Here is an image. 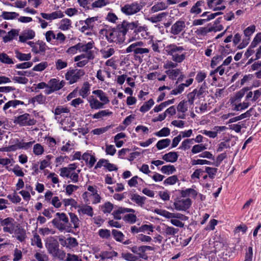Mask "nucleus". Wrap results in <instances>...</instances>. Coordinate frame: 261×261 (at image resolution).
<instances>
[{
	"instance_id": "obj_1",
	"label": "nucleus",
	"mask_w": 261,
	"mask_h": 261,
	"mask_svg": "<svg viewBox=\"0 0 261 261\" xmlns=\"http://www.w3.org/2000/svg\"><path fill=\"white\" fill-rule=\"evenodd\" d=\"M131 26L127 24L126 21H123L116 28L101 30V33L105 35L108 42L120 44L124 41L125 36L128 32V28H130Z\"/></svg>"
},
{
	"instance_id": "obj_2",
	"label": "nucleus",
	"mask_w": 261,
	"mask_h": 261,
	"mask_svg": "<svg viewBox=\"0 0 261 261\" xmlns=\"http://www.w3.org/2000/svg\"><path fill=\"white\" fill-rule=\"evenodd\" d=\"M155 212L159 215L170 219V223L174 226L180 228L184 227V223L188 220V217L179 213H171L166 210H155Z\"/></svg>"
},
{
	"instance_id": "obj_3",
	"label": "nucleus",
	"mask_w": 261,
	"mask_h": 261,
	"mask_svg": "<svg viewBox=\"0 0 261 261\" xmlns=\"http://www.w3.org/2000/svg\"><path fill=\"white\" fill-rule=\"evenodd\" d=\"M127 24L132 25L130 28H128V32L133 31L131 36L129 37L128 40V42H131L142 38L147 39L149 36L148 28L146 25L141 26L137 24L134 22H128L127 21Z\"/></svg>"
},
{
	"instance_id": "obj_4",
	"label": "nucleus",
	"mask_w": 261,
	"mask_h": 261,
	"mask_svg": "<svg viewBox=\"0 0 261 261\" xmlns=\"http://www.w3.org/2000/svg\"><path fill=\"white\" fill-rule=\"evenodd\" d=\"M165 50L168 55L172 57V60L176 63H181L186 59V53L182 46L172 43L166 46Z\"/></svg>"
},
{
	"instance_id": "obj_5",
	"label": "nucleus",
	"mask_w": 261,
	"mask_h": 261,
	"mask_svg": "<svg viewBox=\"0 0 261 261\" xmlns=\"http://www.w3.org/2000/svg\"><path fill=\"white\" fill-rule=\"evenodd\" d=\"M145 44L142 41H138L130 44L125 49L126 53H133L134 57L141 59L144 56L147 55L150 52V49L144 47Z\"/></svg>"
},
{
	"instance_id": "obj_6",
	"label": "nucleus",
	"mask_w": 261,
	"mask_h": 261,
	"mask_svg": "<svg viewBox=\"0 0 261 261\" xmlns=\"http://www.w3.org/2000/svg\"><path fill=\"white\" fill-rule=\"evenodd\" d=\"M261 96V89L255 90L253 93L250 90L246 92L245 100L238 105H235L233 110L237 111H242L247 109L251 102H255Z\"/></svg>"
},
{
	"instance_id": "obj_7",
	"label": "nucleus",
	"mask_w": 261,
	"mask_h": 261,
	"mask_svg": "<svg viewBox=\"0 0 261 261\" xmlns=\"http://www.w3.org/2000/svg\"><path fill=\"white\" fill-rule=\"evenodd\" d=\"M78 167L77 163H72L68 165L66 167H63L60 169V176L64 178H70L73 183L79 181V173L80 170H76Z\"/></svg>"
},
{
	"instance_id": "obj_8",
	"label": "nucleus",
	"mask_w": 261,
	"mask_h": 261,
	"mask_svg": "<svg viewBox=\"0 0 261 261\" xmlns=\"http://www.w3.org/2000/svg\"><path fill=\"white\" fill-rule=\"evenodd\" d=\"M85 74L83 69H71L65 74V79L70 84H73L77 82Z\"/></svg>"
},
{
	"instance_id": "obj_9",
	"label": "nucleus",
	"mask_w": 261,
	"mask_h": 261,
	"mask_svg": "<svg viewBox=\"0 0 261 261\" xmlns=\"http://www.w3.org/2000/svg\"><path fill=\"white\" fill-rule=\"evenodd\" d=\"M142 8L143 6L141 4L135 2L125 4L121 8V11L126 15H132L139 12Z\"/></svg>"
},
{
	"instance_id": "obj_10",
	"label": "nucleus",
	"mask_w": 261,
	"mask_h": 261,
	"mask_svg": "<svg viewBox=\"0 0 261 261\" xmlns=\"http://www.w3.org/2000/svg\"><path fill=\"white\" fill-rule=\"evenodd\" d=\"M97 20V17H93L86 19L85 20L80 21V23L82 27L80 29L81 32L85 33L87 35H91L92 34V30H93L95 22Z\"/></svg>"
},
{
	"instance_id": "obj_11",
	"label": "nucleus",
	"mask_w": 261,
	"mask_h": 261,
	"mask_svg": "<svg viewBox=\"0 0 261 261\" xmlns=\"http://www.w3.org/2000/svg\"><path fill=\"white\" fill-rule=\"evenodd\" d=\"M14 123L20 126H31L36 124V120L29 114L24 113L16 117Z\"/></svg>"
},
{
	"instance_id": "obj_12",
	"label": "nucleus",
	"mask_w": 261,
	"mask_h": 261,
	"mask_svg": "<svg viewBox=\"0 0 261 261\" xmlns=\"http://www.w3.org/2000/svg\"><path fill=\"white\" fill-rule=\"evenodd\" d=\"M1 225L3 227V231L13 234V229L16 226L15 220L11 217H8L5 219L0 218Z\"/></svg>"
},
{
	"instance_id": "obj_13",
	"label": "nucleus",
	"mask_w": 261,
	"mask_h": 261,
	"mask_svg": "<svg viewBox=\"0 0 261 261\" xmlns=\"http://www.w3.org/2000/svg\"><path fill=\"white\" fill-rule=\"evenodd\" d=\"M94 58V54L91 53L88 54H82L76 56L74 58V61L76 62V66L79 67L85 66L89 60Z\"/></svg>"
},
{
	"instance_id": "obj_14",
	"label": "nucleus",
	"mask_w": 261,
	"mask_h": 261,
	"mask_svg": "<svg viewBox=\"0 0 261 261\" xmlns=\"http://www.w3.org/2000/svg\"><path fill=\"white\" fill-rule=\"evenodd\" d=\"M191 204L192 201L189 198L177 199L173 203L175 209L178 211H186Z\"/></svg>"
},
{
	"instance_id": "obj_15",
	"label": "nucleus",
	"mask_w": 261,
	"mask_h": 261,
	"mask_svg": "<svg viewBox=\"0 0 261 261\" xmlns=\"http://www.w3.org/2000/svg\"><path fill=\"white\" fill-rule=\"evenodd\" d=\"M45 245L48 252L54 256H57L60 254L59 245L56 240L53 239H48Z\"/></svg>"
},
{
	"instance_id": "obj_16",
	"label": "nucleus",
	"mask_w": 261,
	"mask_h": 261,
	"mask_svg": "<svg viewBox=\"0 0 261 261\" xmlns=\"http://www.w3.org/2000/svg\"><path fill=\"white\" fill-rule=\"evenodd\" d=\"M19 105L28 106V105L25 104L22 101L16 99L11 100L4 105L3 110L6 114H11L12 113V109H16Z\"/></svg>"
},
{
	"instance_id": "obj_17",
	"label": "nucleus",
	"mask_w": 261,
	"mask_h": 261,
	"mask_svg": "<svg viewBox=\"0 0 261 261\" xmlns=\"http://www.w3.org/2000/svg\"><path fill=\"white\" fill-rule=\"evenodd\" d=\"M227 129L225 126H215L213 130H201L200 132L211 138H215L218 133L225 131Z\"/></svg>"
},
{
	"instance_id": "obj_18",
	"label": "nucleus",
	"mask_w": 261,
	"mask_h": 261,
	"mask_svg": "<svg viewBox=\"0 0 261 261\" xmlns=\"http://www.w3.org/2000/svg\"><path fill=\"white\" fill-rule=\"evenodd\" d=\"M13 231V233L14 234L13 237H15L20 242H25L27 235L26 231L23 228L20 227L19 224H16Z\"/></svg>"
},
{
	"instance_id": "obj_19",
	"label": "nucleus",
	"mask_w": 261,
	"mask_h": 261,
	"mask_svg": "<svg viewBox=\"0 0 261 261\" xmlns=\"http://www.w3.org/2000/svg\"><path fill=\"white\" fill-rule=\"evenodd\" d=\"M87 190L89 191L91 195L92 198L91 202L93 204H96L100 202L101 197L98 193L96 187L89 186L87 188Z\"/></svg>"
},
{
	"instance_id": "obj_20",
	"label": "nucleus",
	"mask_w": 261,
	"mask_h": 261,
	"mask_svg": "<svg viewBox=\"0 0 261 261\" xmlns=\"http://www.w3.org/2000/svg\"><path fill=\"white\" fill-rule=\"evenodd\" d=\"M135 211L133 208H126L123 207H119L118 209L114 210L112 213V215L114 217V218L115 220H119L122 219L121 216V214L127 213H134Z\"/></svg>"
},
{
	"instance_id": "obj_21",
	"label": "nucleus",
	"mask_w": 261,
	"mask_h": 261,
	"mask_svg": "<svg viewBox=\"0 0 261 261\" xmlns=\"http://www.w3.org/2000/svg\"><path fill=\"white\" fill-rule=\"evenodd\" d=\"M40 15L43 19L50 21L57 18H62L64 16L63 12L61 11H57L51 13H41Z\"/></svg>"
},
{
	"instance_id": "obj_22",
	"label": "nucleus",
	"mask_w": 261,
	"mask_h": 261,
	"mask_svg": "<svg viewBox=\"0 0 261 261\" xmlns=\"http://www.w3.org/2000/svg\"><path fill=\"white\" fill-rule=\"evenodd\" d=\"M77 212L80 215H86L90 217H92L94 215L92 207L88 204H83L79 206Z\"/></svg>"
},
{
	"instance_id": "obj_23",
	"label": "nucleus",
	"mask_w": 261,
	"mask_h": 261,
	"mask_svg": "<svg viewBox=\"0 0 261 261\" xmlns=\"http://www.w3.org/2000/svg\"><path fill=\"white\" fill-rule=\"evenodd\" d=\"M82 159L85 161L86 165L89 168L93 167L96 162L94 153L92 154L88 152H85L82 155Z\"/></svg>"
},
{
	"instance_id": "obj_24",
	"label": "nucleus",
	"mask_w": 261,
	"mask_h": 261,
	"mask_svg": "<svg viewBox=\"0 0 261 261\" xmlns=\"http://www.w3.org/2000/svg\"><path fill=\"white\" fill-rule=\"evenodd\" d=\"M47 48L46 43L42 41H38L35 43V45L33 48L32 49V51L36 54H44Z\"/></svg>"
},
{
	"instance_id": "obj_25",
	"label": "nucleus",
	"mask_w": 261,
	"mask_h": 261,
	"mask_svg": "<svg viewBox=\"0 0 261 261\" xmlns=\"http://www.w3.org/2000/svg\"><path fill=\"white\" fill-rule=\"evenodd\" d=\"M185 27V23L184 21H177L171 27V33L174 35H178L184 29Z\"/></svg>"
},
{
	"instance_id": "obj_26",
	"label": "nucleus",
	"mask_w": 261,
	"mask_h": 261,
	"mask_svg": "<svg viewBox=\"0 0 261 261\" xmlns=\"http://www.w3.org/2000/svg\"><path fill=\"white\" fill-rule=\"evenodd\" d=\"M88 101L91 109L98 110L104 108V106L102 102L95 98L93 96H90L89 97Z\"/></svg>"
},
{
	"instance_id": "obj_27",
	"label": "nucleus",
	"mask_w": 261,
	"mask_h": 261,
	"mask_svg": "<svg viewBox=\"0 0 261 261\" xmlns=\"http://www.w3.org/2000/svg\"><path fill=\"white\" fill-rule=\"evenodd\" d=\"M65 84L64 81H60L57 79H51L48 82V85L53 89V91H58L62 89Z\"/></svg>"
},
{
	"instance_id": "obj_28",
	"label": "nucleus",
	"mask_w": 261,
	"mask_h": 261,
	"mask_svg": "<svg viewBox=\"0 0 261 261\" xmlns=\"http://www.w3.org/2000/svg\"><path fill=\"white\" fill-rule=\"evenodd\" d=\"M94 42L93 41H90L87 43H79L80 47V52L85 53L84 54H88L91 53L94 54V52L91 49L94 47Z\"/></svg>"
},
{
	"instance_id": "obj_29",
	"label": "nucleus",
	"mask_w": 261,
	"mask_h": 261,
	"mask_svg": "<svg viewBox=\"0 0 261 261\" xmlns=\"http://www.w3.org/2000/svg\"><path fill=\"white\" fill-rule=\"evenodd\" d=\"M35 36V32L31 29L25 30L21 35L19 36V41L21 42H25L28 40L34 38Z\"/></svg>"
},
{
	"instance_id": "obj_30",
	"label": "nucleus",
	"mask_w": 261,
	"mask_h": 261,
	"mask_svg": "<svg viewBox=\"0 0 261 261\" xmlns=\"http://www.w3.org/2000/svg\"><path fill=\"white\" fill-rule=\"evenodd\" d=\"M92 93L96 95L99 98L100 101L102 102L103 106L109 103L110 100L107 96V94L102 90H94L93 91Z\"/></svg>"
},
{
	"instance_id": "obj_31",
	"label": "nucleus",
	"mask_w": 261,
	"mask_h": 261,
	"mask_svg": "<svg viewBox=\"0 0 261 261\" xmlns=\"http://www.w3.org/2000/svg\"><path fill=\"white\" fill-rule=\"evenodd\" d=\"M178 157L177 152L171 151L164 154L162 159L167 162L174 163L177 160Z\"/></svg>"
},
{
	"instance_id": "obj_32",
	"label": "nucleus",
	"mask_w": 261,
	"mask_h": 261,
	"mask_svg": "<svg viewBox=\"0 0 261 261\" xmlns=\"http://www.w3.org/2000/svg\"><path fill=\"white\" fill-rule=\"evenodd\" d=\"M113 114V112L109 110H103L98 111L92 116L93 119H101L105 117H109Z\"/></svg>"
},
{
	"instance_id": "obj_33",
	"label": "nucleus",
	"mask_w": 261,
	"mask_h": 261,
	"mask_svg": "<svg viewBox=\"0 0 261 261\" xmlns=\"http://www.w3.org/2000/svg\"><path fill=\"white\" fill-rule=\"evenodd\" d=\"M181 196L184 198L191 197L195 198L198 194L197 192L192 188L183 190L180 192Z\"/></svg>"
},
{
	"instance_id": "obj_34",
	"label": "nucleus",
	"mask_w": 261,
	"mask_h": 261,
	"mask_svg": "<svg viewBox=\"0 0 261 261\" xmlns=\"http://www.w3.org/2000/svg\"><path fill=\"white\" fill-rule=\"evenodd\" d=\"M71 23V20L68 18H64L60 21L59 29L63 31L69 30L72 27Z\"/></svg>"
},
{
	"instance_id": "obj_35",
	"label": "nucleus",
	"mask_w": 261,
	"mask_h": 261,
	"mask_svg": "<svg viewBox=\"0 0 261 261\" xmlns=\"http://www.w3.org/2000/svg\"><path fill=\"white\" fill-rule=\"evenodd\" d=\"M69 112V110L68 108L62 106L57 107L54 111L55 119L58 121L60 120L62 114L68 113Z\"/></svg>"
},
{
	"instance_id": "obj_36",
	"label": "nucleus",
	"mask_w": 261,
	"mask_h": 261,
	"mask_svg": "<svg viewBox=\"0 0 261 261\" xmlns=\"http://www.w3.org/2000/svg\"><path fill=\"white\" fill-rule=\"evenodd\" d=\"M51 223L55 227L60 231L67 230L69 228L68 224H64V222L60 221V220H57V218H54L51 221Z\"/></svg>"
},
{
	"instance_id": "obj_37",
	"label": "nucleus",
	"mask_w": 261,
	"mask_h": 261,
	"mask_svg": "<svg viewBox=\"0 0 261 261\" xmlns=\"http://www.w3.org/2000/svg\"><path fill=\"white\" fill-rule=\"evenodd\" d=\"M130 199L137 205L142 206L145 203L146 198L144 196H141L139 195L134 194L131 196Z\"/></svg>"
},
{
	"instance_id": "obj_38",
	"label": "nucleus",
	"mask_w": 261,
	"mask_h": 261,
	"mask_svg": "<svg viewBox=\"0 0 261 261\" xmlns=\"http://www.w3.org/2000/svg\"><path fill=\"white\" fill-rule=\"evenodd\" d=\"M180 69L175 68L174 69H169L166 71V73L168 77L171 80H175L180 74Z\"/></svg>"
},
{
	"instance_id": "obj_39",
	"label": "nucleus",
	"mask_w": 261,
	"mask_h": 261,
	"mask_svg": "<svg viewBox=\"0 0 261 261\" xmlns=\"http://www.w3.org/2000/svg\"><path fill=\"white\" fill-rule=\"evenodd\" d=\"M118 255L117 252L113 250L102 251V261H107L112 259L114 257Z\"/></svg>"
},
{
	"instance_id": "obj_40",
	"label": "nucleus",
	"mask_w": 261,
	"mask_h": 261,
	"mask_svg": "<svg viewBox=\"0 0 261 261\" xmlns=\"http://www.w3.org/2000/svg\"><path fill=\"white\" fill-rule=\"evenodd\" d=\"M168 8V5L164 2H159L156 3L151 8L152 13H155L160 11L164 10Z\"/></svg>"
},
{
	"instance_id": "obj_41",
	"label": "nucleus",
	"mask_w": 261,
	"mask_h": 261,
	"mask_svg": "<svg viewBox=\"0 0 261 261\" xmlns=\"http://www.w3.org/2000/svg\"><path fill=\"white\" fill-rule=\"evenodd\" d=\"M171 143L170 139L166 138L159 140L156 144V147L158 150H162L167 148Z\"/></svg>"
},
{
	"instance_id": "obj_42",
	"label": "nucleus",
	"mask_w": 261,
	"mask_h": 261,
	"mask_svg": "<svg viewBox=\"0 0 261 261\" xmlns=\"http://www.w3.org/2000/svg\"><path fill=\"white\" fill-rule=\"evenodd\" d=\"M126 137V134L124 133H119L117 134L116 136H115L114 138V141L115 143L116 146L120 148L123 146L124 144V142L123 141L120 140L121 139H123Z\"/></svg>"
},
{
	"instance_id": "obj_43",
	"label": "nucleus",
	"mask_w": 261,
	"mask_h": 261,
	"mask_svg": "<svg viewBox=\"0 0 261 261\" xmlns=\"http://www.w3.org/2000/svg\"><path fill=\"white\" fill-rule=\"evenodd\" d=\"M211 31L208 27H200L195 31V33L199 39H201Z\"/></svg>"
},
{
	"instance_id": "obj_44",
	"label": "nucleus",
	"mask_w": 261,
	"mask_h": 261,
	"mask_svg": "<svg viewBox=\"0 0 261 261\" xmlns=\"http://www.w3.org/2000/svg\"><path fill=\"white\" fill-rule=\"evenodd\" d=\"M90 85L88 82L84 83L82 88L79 91L80 95L83 98H86L90 93Z\"/></svg>"
},
{
	"instance_id": "obj_45",
	"label": "nucleus",
	"mask_w": 261,
	"mask_h": 261,
	"mask_svg": "<svg viewBox=\"0 0 261 261\" xmlns=\"http://www.w3.org/2000/svg\"><path fill=\"white\" fill-rule=\"evenodd\" d=\"M19 16V14L15 12L3 11L1 17L5 20H11L16 18Z\"/></svg>"
},
{
	"instance_id": "obj_46",
	"label": "nucleus",
	"mask_w": 261,
	"mask_h": 261,
	"mask_svg": "<svg viewBox=\"0 0 261 261\" xmlns=\"http://www.w3.org/2000/svg\"><path fill=\"white\" fill-rule=\"evenodd\" d=\"M45 97L42 94H39L30 99L27 105H28L29 103H32L33 105H35L36 102L39 104H42L45 102Z\"/></svg>"
},
{
	"instance_id": "obj_47",
	"label": "nucleus",
	"mask_w": 261,
	"mask_h": 261,
	"mask_svg": "<svg viewBox=\"0 0 261 261\" xmlns=\"http://www.w3.org/2000/svg\"><path fill=\"white\" fill-rule=\"evenodd\" d=\"M204 2L200 1L197 2L191 8L190 12L194 14H199L202 11L201 7L203 5Z\"/></svg>"
},
{
	"instance_id": "obj_48",
	"label": "nucleus",
	"mask_w": 261,
	"mask_h": 261,
	"mask_svg": "<svg viewBox=\"0 0 261 261\" xmlns=\"http://www.w3.org/2000/svg\"><path fill=\"white\" fill-rule=\"evenodd\" d=\"M115 49L113 47H107L100 50L102 58L107 59L115 54Z\"/></svg>"
},
{
	"instance_id": "obj_49",
	"label": "nucleus",
	"mask_w": 261,
	"mask_h": 261,
	"mask_svg": "<svg viewBox=\"0 0 261 261\" xmlns=\"http://www.w3.org/2000/svg\"><path fill=\"white\" fill-rule=\"evenodd\" d=\"M0 62L5 64H13V59L5 53H0Z\"/></svg>"
},
{
	"instance_id": "obj_50",
	"label": "nucleus",
	"mask_w": 261,
	"mask_h": 261,
	"mask_svg": "<svg viewBox=\"0 0 261 261\" xmlns=\"http://www.w3.org/2000/svg\"><path fill=\"white\" fill-rule=\"evenodd\" d=\"M112 234L114 239L119 242H122L124 240L125 236L123 233L117 229H113L112 230Z\"/></svg>"
},
{
	"instance_id": "obj_51",
	"label": "nucleus",
	"mask_w": 261,
	"mask_h": 261,
	"mask_svg": "<svg viewBox=\"0 0 261 261\" xmlns=\"http://www.w3.org/2000/svg\"><path fill=\"white\" fill-rule=\"evenodd\" d=\"M31 245L32 246H36L39 248L43 247L41 239L40 236L36 233L33 235V237L31 239Z\"/></svg>"
},
{
	"instance_id": "obj_52",
	"label": "nucleus",
	"mask_w": 261,
	"mask_h": 261,
	"mask_svg": "<svg viewBox=\"0 0 261 261\" xmlns=\"http://www.w3.org/2000/svg\"><path fill=\"white\" fill-rule=\"evenodd\" d=\"M154 104V102L153 100L152 99H150L147 101L144 102L140 107V111L142 113H145L148 111Z\"/></svg>"
},
{
	"instance_id": "obj_53",
	"label": "nucleus",
	"mask_w": 261,
	"mask_h": 261,
	"mask_svg": "<svg viewBox=\"0 0 261 261\" xmlns=\"http://www.w3.org/2000/svg\"><path fill=\"white\" fill-rule=\"evenodd\" d=\"M160 170L163 173L169 175L173 173L176 169L173 165H167L162 166Z\"/></svg>"
},
{
	"instance_id": "obj_54",
	"label": "nucleus",
	"mask_w": 261,
	"mask_h": 261,
	"mask_svg": "<svg viewBox=\"0 0 261 261\" xmlns=\"http://www.w3.org/2000/svg\"><path fill=\"white\" fill-rule=\"evenodd\" d=\"M193 144V140L191 139H187L181 142L179 148L181 150L186 151L190 149Z\"/></svg>"
},
{
	"instance_id": "obj_55",
	"label": "nucleus",
	"mask_w": 261,
	"mask_h": 261,
	"mask_svg": "<svg viewBox=\"0 0 261 261\" xmlns=\"http://www.w3.org/2000/svg\"><path fill=\"white\" fill-rule=\"evenodd\" d=\"M16 57L21 61H29L31 59V55L29 54H24L19 51H15V52Z\"/></svg>"
},
{
	"instance_id": "obj_56",
	"label": "nucleus",
	"mask_w": 261,
	"mask_h": 261,
	"mask_svg": "<svg viewBox=\"0 0 261 261\" xmlns=\"http://www.w3.org/2000/svg\"><path fill=\"white\" fill-rule=\"evenodd\" d=\"M137 216L133 214H125L123 217L122 219L126 223L129 224H134L137 221Z\"/></svg>"
},
{
	"instance_id": "obj_57",
	"label": "nucleus",
	"mask_w": 261,
	"mask_h": 261,
	"mask_svg": "<svg viewBox=\"0 0 261 261\" xmlns=\"http://www.w3.org/2000/svg\"><path fill=\"white\" fill-rule=\"evenodd\" d=\"M197 93L198 90L197 89H194L191 92H190L187 95L188 101H187L189 105H193L196 97H197Z\"/></svg>"
},
{
	"instance_id": "obj_58",
	"label": "nucleus",
	"mask_w": 261,
	"mask_h": 261,
	"mask_svg": "<svg viewBox=\"0 0 261 261\" xmlns=\"http://www.w3.org/2000/svg\"><path fill=\"white\" fill-rule=\"evenodd\" d=\"M17 33L15 30L9 31L5 36L3 37V41L5 43L10 41L17 36Z\"/></svg>"
},
{
	"instance_id": "obj_59",
	"label": "nucleus",
	"mask_w": 261,
	"mask_h": 261,
	"mask_svg": "<svg viewBox=\"0 0 261 261\" xmlns=\"http://www.w3.org/2000/svg\"><path fill=\"white\" fill-rule=\"evenodd\" d=\"M44 152V149L41 144L39 143H37L34 145L33 153L36 155H41L42 154H43Z\"/></svg>"
},
{
	"instance_id": "obj_60",
	"label": "nucleus",
	"mask_w": 261,
	"mask_h": 261,
	"mask_svg": "<svg viewBox=\"0 0 261 261\" xmlns=\"http://www.w3.org/2000/svg\"><path fill=\"white\" fill-rule=\"evenodd\" d=\"M206 149V147L203 144H196L193 146L191 152L193 154H197Z\"/></svg>"
},
{
	"instance_id": "obj_61",
	"label": "nucleus",
	"mask_w": 261,
	"mask_h": 261,
	"mask_svg": "<svg viewBox=\"0 0 261 261\" xmlns=\"http://www.w3.org/2000/svg\"><path fill=\"white\" fill-rule=\"evenodd\" d=\"M143 180L138 176H134L128 181V185L129 187H136L140 182H143Z\"/></svg>"
},
{
	"instance_id": "obj_62",
	"label": "nucleus",
	"mask_w": 261,
	"mask_h": 261,
	"mask_svg": "<svg viewBox=\"0 0 261 261\" xmlns=\"http://www.w3.org/2000/svg\"><path fill=\"white\" fill-rule=\"evenodd\" d=\"M45 40L47 42L52 43L53 40L55 39L56 34L54 31L49 30L44 34Z\"/></svg>"
},
{
	"instance_id": "obj_63",
	"label": "nucleus",
	"mask_w": 261,
	"mask_h": 261,
	"mask_svg": "<svg viewBox=\"0 0 261 261\" xmlns=\"http://www.w3.org/2000/svg\"><path fill=\"white\" fill-rule=\"evenodd\" d=\"M256 27L254 25L248 27L244 30V34L245 37L250 39L251 35L255 32Z\"/></svg>"
},
{
	"instance_id": "obj_64",
	"label": "nucleus",
	"mask_w": 261,
	"mask_h": 261,
	"mask_svg": "<svg viewBox=\"0 0 261 261\" xmlns=\"http://www.w3.org/2000/svg\"><path fill=\"white\" fill-rule=\"evenodd\" d=\"M70 221L73 225L74 228H79L80 226V220L77 216L74 213H69Z\"/></svg>"
}]
</instances>
